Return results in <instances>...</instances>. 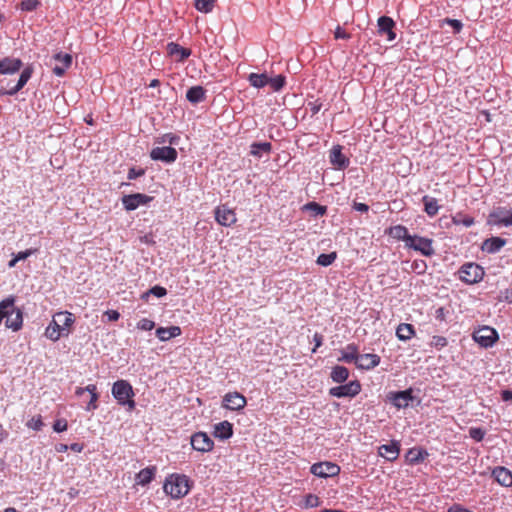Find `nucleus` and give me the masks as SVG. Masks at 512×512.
Wrapping results in <instances>:
<instances>
[{"instance_id":"obj_1","label":"nucleus","mask_w":512,"mask_h":512,"mask_svg":"<svg viewBox=\"0 0 512 512\" xmlns=\"http://www.w3.org/2000/svg\"><path fill=\"white\" fill-rule=\"evenodd\" d=\"M23 62L19 58L4 57L0 59V76L13 75L21 70ZM33 74L32 65H27L21 72L16 84L11 79L0 77V95L13 96L17 94L29 81Z\"/></svg>"},{"instance_id":"obj_2","label":"nucleus","mask_w":512,"mask_h":512,"mask_svg":"<svg viewBox=\"0 0 512 512\" xmlns=\"http://www.w3.org/2000/svg\"><path fill=\"white\" fill-rule=\"evenodd\" d=\"M189 478L182 474L169 475L163 485L164 492L173 499H180L190 491Z\"/></svg>"},{"instance_id":"obj_3","label":"nucleus","mask_w":512,"mask_h":512,"mask_svg":"<svg viewBox=\"0 0 512 512\" xmlns=\"http://www.w3.org/2000/svg\"><path fill=\"white\" fill-rule=\"evenodd\" d=\"M112 395L119 404L128 405L130 409L134 408V392L131 384L126 380H118L112 386Z\"/></svg>"},{"instance_id":"obj_4","label":"nucleus","mask_w":512,"mask_h":512,"mask_svg":"<svg viewBox=\"0 0 512 512\" xmlns=\"http://www.w3.org/2000/svg\"><path fill=\"white\" fill-rule=\"evenodd\" d=\"M458 274L461 281L467 284H475L483 279L485 273L480 265L470 262L462 265Z\"/></svg>"},{"instance_id":"obj_5","label":"nucleus","mask_w":512,"mask_h":512,"mask_svg":"<svg viewBox=\"0 0 512 512\" xmlns=\"http://www.w3.org/2000/svg\"><path fill=\"white\" fill-rule=\"evenodd\" d=\"M473 339L484 348L492 347L499 339L497 331L489 326H483L473 333Z\"/></svg>"},{"instance_id":"obj_6","label":"nucleus","mask_w":512,"mask_h":512,"mask_svg":"<svg viewBox=\"0 0 512 512\" xmlns=\"http://www.w3.org/2000/svg\"><path fill=\"white\" fill-rule=\"evenodd\" d=\"M488 224L496 226L512 225V209L507 207H496L488 215Z\"/></svg>"},{"instance_id":"obj_7","label":"nucleus","mask_w":512,"mask_h":512,"mask_svg":"<svg viewBox=\"0 0 512 512\" xmlns=\"http://www.w3.org/2000/svg\"><path fill=\"white\" fill-rule=\"evenodd\" d=\"M406 248L418 251L426 257H431L435 254V249L433 248V240L431 238L418 235H413L411 237V240L409 244H407Z\"/></svg>"},{"instance_id":"obj_8","label":"nucleus","mask_w":512,"mask_h":512,"mask_svg":"<svg viewBox=\"0 0 512 512\" xmlns=\"http://www.w3.org/2000/svg\"><path fill=\"white\" fill-rule=\"evenodd\" d=\"M412 389L390 393L388 398L397 408H406L419 403V400L412 395Z\"/></svg>"},{"instance_id":"obj_9","label":"nucleus","mask_w":512,"mask_h":512,"mask_svg":"<svg viewBox=\"0 0 512 512\" xmlns=\"http://www.w3.org/2000/svg\"><path fill=\"white\" fill-rule=\"evenodd\" d=\"M311 473L320 478L337 476L340 473L339 465L332 462H319L311 466Z\"/></svg>"},{"instance_id":"obj_10","label":"nucleus","mask_w":512,"mask_h":512,"mask_svg":"<svg viewBox=\"0 0 512 512\" xmlns=\"http://www.w3.org/2000/svg\"><path fill=\"white\" fill-rule=\"evenodd\" d=\"M215 220L221 226L230 227L237 221L234 209L229 208L226 204L220 205L215 208Z\"/></svg>"},{"instance_id":"obj_11","label":"nucleus","mask_w":512,"mask_h":512,"mask_svg":"<svg viewBox=\"0 0 512 512\" xmlns=\"http://www.w3.org/2000/svg\"><path fill=\"white\" fill-rule=\"evenodd\" d=\"M154 198L152 196L142 194V193H135V194H129L124 195L121 199L122 204L124 208L127 211H133L137 209L141 205H146L150 203Z\"/></svg>"},{"instance_id":"obj_12","label":"nucleus","mask_w":512,"mask_h":512,"mask_svg":"<svg viewBox=\"0 0 512 512\" xmlns=\"http://www.w3.org/2000/svg\"><path fill=\"white\" fill-rule=\"evenodd\" d=\"M178 152L175 148L170 146L155 147L150 152L151 159L155 161H162L165 163H173L176 161Z\"/></svg>"},{"instance_id":"obj_13","label":"nucleus","mask_w":512,"mask_h":512,"mask_svg":"<svg viewBox=\"0 0 512 512\" xmlns=\"http://www.w3.org/2000/svg\"><path fill=\"white\" fill-rule=\"evenodd\" d=\"M191 445L194 450L205 453L213 450L214 442L205 432H196L191 436Z\"/></svg>"},{"instance_id":"obj_14","label":"nucleus","mask_w":512,"mask_h":512,"mask_svg":"<svg viewBox=\"0 0 512 512\" xmlns=\"http://www.w3.org/2000/svg\"><path fill=\"white\" fill-rule=\"evenodd\" d=\"M361 390V385L358 381H351L344 385L333 387L330 389V394L334 397H353Z\"/></svg>"},{"instance_id":"obj_15","label":"nucleus","mask_w":512,"mask_h":512,"mask_svg":"<svg viewBox=\"0 0 512 512\" xmlns=\"http://www.w3.org/2000/svg\"><path fill=\"white\" fill-rule=\"evenodd\" d=\"M246 403V398L238 392H230L223 397V406L231 411H239Z\"/></svg>"},{"instance_id":"obj_16","label":"nucleus","mask_w":512,"mask_h":512,"mask_svg":"<svg viewBox=\"0 0 512 512\" xmlns=\"http://www.w3.org/2000/svg\"><path fill=\"white\" fill-rule=\"evenodd\" d=\"M329 159L333 167L339 170L347 168L350 163L349 159L342 153L341 145L333 146L330 150Z\"/></svg>"},{"instance_id":"obj_17","label":"nucleus","mask_w":512,"mask_h":512,"mask_svg":"<svg viewBox=\"0 0 512 512\" xmlns=\"http://www.w3.org/2000/svg\"><path fill=\"white\" fill-rule=\"evenodd\" d=\"M5 318V325L7 328L12 329L13 331H18L21 329L23 324L22 312L20 309L16 308L14 304L11 309L7 310V315H5Z\"/></svg>"},{"instance_id":"obj_18","label":"nucleus","mask_w":512,"mask_h":512,"mask_svg":"<svg viewBox=\"0 0 512 512\" xmlns=\"http://www.w3.org/2000/svg\"><path fill=\"white\" fill-rule=\"evenodd\" d=\"M378 33L380 35H387L388 41H393L396 38V33L394 32L395 22L391 17L381 16L378 18Z\"/></svg>"},{"instance_id":"obj_19","label":"nucleus","mask_w":512,"mask_h":512,"mask_svg":"<svg viewBox=\"0 0 512 512\" xmlns=\"http://www.w3.org/2000/svg\"><path fill=\"white\" fill-rule=\"evenodd\" d=\"M378 453L386 460L393 462L400 454V443L398 441H391L389 444L381 445L378 448Z\"/></svg>"},{"instance_id":"obj_20","label":"nucleus","mask_w":512,"mask_h":512,"mask_svg":"<svg viewBox=\"0 0 512 512\" xmlns=\"http://www.w3.org/2000/svg\"><path fill=\"white\" fill-rule=\"evenodd\" d=\"M380 356L373 353L359 354V358L356 364L358 369L371 370L380 364Z\"/></svg>"},{"instance_id":"obj_21","label":"nucleus","mask_w":512,"mask_h":512,"mask_svg":"<svg viewBox=\"0 0 512 512\" xmlns=\"http://www.w3.org/2000/svg\"><path fill=\"white\" fill-rule=\"evenodd\" d=\"M54 59L58 61L60 64H57L53 67V73L56 76L61 77L65 74V71L71 66L72 56L70 54H63L60 52L54 55Z\"/></svg>"},{"instance_id":"obj_22","label":"nucleus","mask_w":512,"mask_h":512,"mask_svg":"<svg viewBox=\"0 0 512 512\" xmlns=\"http://www.w3.org/2000/svg\"><path fill=\"white\" fill-rule=\"evenodd\" d=\"M70 333L69 330H67L65 333L61 329V324L58 322L56 317L53 316L52 321L50 324L46 327L44 335L52 340L57 341L61 336H68Z\"/></svg>"},{"instance_id":"obj_23","label":"nucleus","mask_w":512,"mask_h":512,"mask_svg":"<svg viewBox=\"0 0 512 512\" xmlns=\"http://www.w3.org/2000/svg\"><path fill=\"white\" fill-rule=\"evenodd\" d=\"M167 52L170 56L175 57V60L178 62H183L191 55L190 49L184 48L174 42L167 44Z\"/></svg>"},{"instance_id":"obj_24","label":"nucleus","mask_w":512,"mask_h":512,"mask_svg":"<svg viewBox=\"0 0 512 512\" xmlns=\"http://www.w3.org/2000/svg\"><path fill=\"white\" fill-rule=\"evenodd\" d=\"M428 452L420 447L410 448L405 454L406 462L411 465H416L423 462L428 457Z\"/></svg>"},{"instance_id":"obj_25","label":"nucleus","mask_w":512,"mask_h":512,"mask_svg":"<svg viewBox=\"0 0 512 512\" xmlns=\"http://www.w3.org/2000/svg\"><path fill=\"white\" fill-rule=\"evenodd\" d=\"M492 476L502 486H512V473L509 469L499 466L493 469Z\"/></svg>"},{"instance_id":"obj_26","label":"nucleus","mask_w":512,"mask_h":512,"mask_svg":"<svg viewBox=\"0 0 512 512\" xmlns=\"http://www.w3.org/2000/svg\"><path fill=\"white\" fill-rule=\"evenodd\" d=\"M386 233L396 240L404 241L405 247H407V244H409L412 237V235L409 234L408 229L403 225L392 226L386 231Z\"/></svg>"},{"instance_id":"obj_27","label":"nucleus","mask_w":512,"mask_h":512,"mask_svg":"<svg viewBox=\"0 0 512 512\" xmlns=\"http://www.w3.org/2000/svg\"><path fill=\"white\" fill-rule=\"evenodd\" d=\"M358 358V347L356 344L351 343L341 350V357L338 360L346 363H354L356 365Z\"/></svg>"},{"instance_id":"obj_28","label":"nucleus","mask_w":512,"mask_h":512,"mask_svg":"<svg viewBox=\"0 0 512 512\" xmlns=\"http://www.w3.org/2000/svg\"><path fill=\"white\" fill-rule=\"evenodd\" d=\"M505 244V239L501 237H491L483 242L481 249L487 253L492 254L500 251V249L504 247Z\"/></svg>"},{"instance_id":"obj_29","label":"nucleus","mask_w":512,"mask_h":512,"mask_svg":"<svg viewBox=\"0 0 512 512\" xmlns=\"http://www.w3.org/2000/svg\"><path fill=\"white\" fill-rule=\"evenodd\" d=\"M233 434L232 424L228 421H222L214 426V437L224 440L228 439Z\"/></svg>"},{"instance_id":"obj_30","label":"nucleus","mask_w":512,"mask_h":512,"mask_svg":"<svg viewBox=\"0 0 512 512\" xmlns=\"http://www.w3.org/2000/svg\"><path fill=\"white\" fill-rule=\"evenodd\" d=\"M156 471L157 469L155 466H150L142 469L136 475V483L141 486L149 484L154 479Z\"/></svg>"},{"instance_id":"obj_31","label":"nucleus","mask_w":512,"mask_h":512,"mask_svg":"<svg viewBox=\"0 0 512 512\" xmlns=\"http://www.w3.org/2000/svg\"><path fill=\"white\" fill-rule=\"evenodd\" d=\"M86 392L89 394V397H90L89 402L87 404V409L95 408L96 407V402L98 400V394H97L96 386L93 385V384H90V385H88L85 388H78L77 391H76V394L78 396H82Z\"/></svg>"},{"instance_id":"obj_32","label":"nucleus","mask_w":512,"mask_h":512,"mask_svg":"<svg viewBox=\"0 0 512 512\" xmlns=\"http://www.w3.org/2000/svg\"><path fill=\"white\" fill-rule=\"evenodd\" d=\"M186 99L193 104L202 102L205 99V89L202 86L189 88L186 92Z\"/></svg>"},{"instance_id":"obj_33","label":"nucleus","mask_w":512,"mask_h":512,"mask_svg":"<svg viewBox=\"0 0 512 512\" xmlns=\"http://www.w3.org/2000/svg\"><path fill=\"white\" fill-rule=\"evenodd\" d=\"M181 334V329L178 326H171L168 328L159 327L156 330V335L161 341H167L171 338L177 337Z\"/></svg>"},{"instance_id":"obj_34","label":"nucleus","mask_w":512,"mask_h":512,"mask_svg":"<svg viewBox=\"0 0 512 512\" xmlns=\"http://www.w3.org/2000/svg\"><path fill=\"white\" fill-rule=\"evenodd\" d=\"M58 322L61 324V329L65 333L67 330L70 331V327L74 324V315L68 311L58 312L54 315Z\"/></svg>"},{"instance_id":"obj_35","label":"nucleus","mask_w":512,"mask_h":512,"mask_svg":"<svg viewBox=\"0 0 512 512\" xmlns=\"http://www.w3.org/2000/svg\"><path fill=\"white\" fill-rule=\"evenodd\" d=\"M271 150L270 142H254L250 145V154L257 158H261L263 153L269 154Z\"/></svg>"},{"instance_id":"obj_36","label":"nucleus","mask_w":512,"mask_h":512,"mask_svg":"<svg viewBox=\"0 0 512 512\" xmlns=\"http://www.w3.org/2000/svg\"><path fill=\"white\" fill-rule=\"evenodd\" d=\"M422 202L424 204V211L428 216L433 217L438 214L440 206L438 205L437 199L425 195L422 198Z\"/></svg>"},{"instance_id":"obj_37","label":"nucleus","mask_w":512,"mask_h":512,"mask_svg":"<svg viewBox=\"0 0 512 512\" xmlns=\"http://www.w3.org/2000/svg\"><path fill=\"white\" fill-rule=\"evenodd\" d=\"M415 334L412 324L401 323L396 329V336L399 340L406 341L411 339Z\"/></svg>"},{"instance_id":"obj_38","label":"nucleus","mask_w":512,"mask_h":512,"mask_svg":"<svg viewBox=\"0 0 512 512\" xmlns=\"http://www.w3.org/2000/svg\"><path fill=\"white\" fill-rule=\"evenodd\" d=\"M248 81L251 86L259 89V88H263L266 85H268L269 77L265 73H262V74L251 73L248 76Z\"/></svg>"},{"instance_id":"obj_39","label":"nucleus","mask_w":512,"mask_h":512,"mask_svg":"<svg viewBox=\"0 0 512 512\" xmlns=\"http://www.w3.org/2000/svg\"><path fill=\"white\" fill-rule=\"evenodd\" d=\"M349 377V370L344 366H335L331 371V378L334 382L342 383Z\"/></svg>"},{"instance_id":"obj_40","label":"nucleus","mask_w":512,"mask_h":512,"mask_svg":"<svg viewBox=\"0 0 512 512\" xmlns=\"http://www.w3.org/2000/svg\"><path fill=\"white\" fill-rule=\"evenodd\" d=\"M195 8L202 13H209L214 8L215 0H193Z\"/></svg>"},{"instance_id":"obj_41","label":"nucleus","mask_w":512,"mask_h":512,"mask_svg":"<svg viewBox=\"0 0 512 512\" xmlns=\"http://www.w3.org/2000/svg\"><path fill=\"white\" fill-rule=\"evenodd\" d=\"M336 257V252H331L329 254L322 253L317 257L316 263L318 265L327 267L335 261Z\"/></svg>"},{"instance_id":"obj_42","label":"nucleus","mask_w":512,"mask_h":512,"mask_svg":"<svg viewBox=\"0 0 512 512\" xmlns=\"http://www.w3.org/2000/svg\"><path fill=\"white\" fill-rule=\"evenodd\" d=\"M150 294L160 298V297H163V296H165L167 294V290H166V288H164L162 286L156 285V286L152 287L150 290H148L147 292H145L141 296V298L143 300H147V298L149 297Z\"/></svg>"},{"instance_id":"obj_43","label":"nucleus","mask_w":512,"mask_h":512,"mask_svg":"<svg viewBox=\"0 0 512 512\" xmlns=\"http://www.w3.org/2000/svg\"><path fill=\"white\" fill-rule=\"evenodd\" d=\"M304 209L305 210H309V211H312L314 213V215H324L326 213V207L325 206H322V205H319L318 203L316 202H309L307 203L305 206H304Z\"/></svg>"},{"instance_id":"obj_44","label":"nucleus","mask_w":512,"mask_h":512,"mask_svg":"<svg viewBox=\"0 0 512 512\" xmlns=\"http://www.w3.org/2000/svg\"><path fill=\"white\" fill-rule=\"evenodd\" d=\"M268 85H270L274 91H279L285 85V77L283 75H278L274 78H269Z\"/></svg>"},{"instance_id":"obj_45","label":"nucleus","mask_w":512,"mask_h":512,"mask_svg":"<svg viewBox=\"0 0 512 512\" xmlns=\"http://www.w3.org/2000/svg\"><path fill=\"white\" fill-rule=\"evenodd\" d=\"M427 263L424 260L416 259L413 261L411 265V269L413 272H415L418 275H422L427 270Z\"/></svg>"},{"instance_id":"obj_46","label":"nucleus","mask_w":512,"mask_h":512,"mask_svg":"<svg viewBox=\"0 0 512 512\" xmlns=\"http://www.w3.org/2000/svg\"><path fill=\"white\" fill-rule=\"evenodd\" d=\"M453 222L455 224H462L465 227H470L474 224V218L467 215L457 214V216L453 218Z\"/></svg>"},{"instance_id":"obj_47","label":"nucleus","mask_w":512,"mask_h":512,"mask_svg":"<svg viewBox=\"0 0 512 512\" xmlns=\"http://www.w3.org/2000/svg\"><path fill=\"white\" fill-rule=\"evenodd\" d=\"M321 501L317 495L308 494L305 496V507L306 508H314L320 506Z\"/></svg>"},{"instance_id":"obj_48","label":"nucleus","mask_w":512,"mask_h":512,"mask_svg":"<svg viewBox=\"0 0 512 512\" xmlns=\"http://www.w3.org/2000/svg\"><path fill=\"white\" fill-rule=\"evenodd\" d=\"M485 433H486L485 430H483L482 428L473 427V428H470V430H469L470 437L477 442H480L483 440Z\"/></svg>"},{"instance_id":"obj_49","label":"nucleus","mask_w":512,"mask_h":512,"mask_svg":"<svg viewBox=\"0 0 512 512\" xmlns=\"http://www.w3.org/2000/svg\"><path fill=\"white\" fill-rule=\"evenodd\" d=\"M155 327V323L152 320H149L147 318L141 319L137 323V328L144 331H150Z\"/></svg>"},{"instance_id":"obj_50","label":"nucleus","mask_w":512,"mask_h":512,"mask_svg":"<svg viewBox=\"0 0 512 512\" xmlns=\"http://www.w3.org/2000/svg\"><path fill=\"white\" fill-rule=\"evenodd\" d=\"M40 2L38 0H24L21 2V9L24 11H34Z\"/></svg>"},{"instance_id":"obj_51","label":"nucleus","mask_w":512,"mask_h":512,"mask_svg":"<svg viewBox=\"0 0 512 512\" xmlns=\"http://www.w3.org/2000/svg\"><path fill=\"white\" fill-rule=\"evenodd\" d=\"M443 23L450 25L453 28L454 33H459L463 28L462 22L457 19L445 18Z\"/></svg>"},{"instance_id":"obj_52","label":"nucleus","mask_w":512,"mask_h":512,"mask_svg":"<svg viewBox=\"0 0 512 512\" xmlns=\"http://www.w3.org/2000/svg\"><path fill=\"white\" fill-rule=\"evenodd\" d=\"M67 426H68V425H67L66 418H58V419L55 421L54 425H53V430H54L55 432L60 433V432H63V431H65V430H67Z\"/></svg>"},{"instance_id":"obj_53","label":"nucleus","mask_w":512,"mask_h":512,"mask_svg":"<svg viewBox=\"0 0 512 512\" xmlns=\"http://www.w3.org/2000/svg\"><path fill=\"white\" fill-rule=\"evenodd\" d=\"M447 314L448 311L444 307H439L436 309L434 316L435 319L441 323L446 321Z\"/></svg>"},{"instance_id":"obj_54","label":"nucleus","mask_w":512,"mask_h":512,"mask_svg":"<svg viewBox=\"0 0 512 512\" xmlns=\"http://www.w3.org/2000/svg\"><path fill=\"white\" fill-rule=\"evenodd\" d=\"M26 425L34 430H40L44 424L41 418H31Z\"/></svg>"},{"instance_id":"obj_55","label":"nucleus","mask_w":512,"mask_h":512,"mask_svg":"<svg viewBox=\"0 0 512 512\" xmlns=\"http://www.w3.org/2000/svg\"><path fill=\"white\" fill-rule=\"evenodd\" d=\"M447 343V339L443 336H434L432 339V344L437 348L445 347Z\"/></svg>"},{"instance_id":"obj_56","label":"nucleus","mask_w":512,"mask_h":512,"mask_svg":"<svg viewBox=\"0 0 512 512\" xmlns=\"http://www.w3.org/2000/svg\"><path fill=\"white\" fill-rule=\"evenodd\" d=\"M335 39H350V34L344 31L340 26H338L334 32Z\"/></svg>"},{"instance_id":"obj_57","label":"nucleus","mask_w":512,"mask_h":512,"mask_svg":"<svg viewBox=\"0 0 512 512\" xmlns=\"http://www.w3.org/2000/svg\"><path fill=\"white\" fill-rule=\"evenodd\" d=\"M36 251H37L36 249H27L25 251L18 252L15 256L18 259V261L25 260L28 257H30L32 254L36 253Z\"/></svg>"},{"instance_id":"obj_58","label":"nucleus","mask_w":512,"mask_h":512,"mask_svg":"<svg viewBox=\"0 0 512 512\" xmlns=\"http://www.w3.org/2000/svg\"><path fill=\"white\" fill-rule=\"evenodd\" d=\"M104 315L109 321H117L120 318V313L116 310H107Z\"/></svg>"},{"instance_id":"obj_59","label":"nucleus","mask_w":512,"mask_h":512,"mask_svg":"<svg viewBox=\"0 0 512 512\" xmlns=\"http://www.w3.org/2000/svg\"><path fill=\"white\" fill-rule=\"evenodd\" d=\"M144 174V170H136L135 168H131L128 171V179L133 180L137 177H140Z\"/></svg>"},{"instance_id":"obj_60","label":"nucleus","mask_w":512,"mask_h":512,"mask_svg":"<svg viewBox=\"0 0 512 512\" xmlns=\"http://www.w3.org/2000/svg\"><path fill=\"white\" fill-rule=\"evenodd\" d=\"M353 208L359 212H367L369 210V206L367 204L360 202H354Z\"/></svg>"},{"instance_id":"obj_61","label":"nucleus","mask_w":512,"mask_h":512,"mask_svg":"<svg viewBox=\"0 0 512 512\" xmlns=\"http://www.w3.org/2000/svg\"><path fill=\"white\" fill-rule=\"evenodd\" d=\"M69 448L74 452L80 453L83 451L84 445L80 443H73L69 446Z\"/></svg>"},{"instance_id":"obj_62","label":"nucleus","mask_w":512,"mask_h":512,"mask_svg":"<svg viewBox=\"0 0 512 512\" xmlns=\"http://www.w3.org/2000/svg\"><path fill=\"white\" fill-rule=\"evenodd\" d=\"M68 449H69V446H68V445H66V444H62V443L57 444V445L55 446V450H56V452H58V453L66 452Z\"/></svg>"},{"instance_id":"obj_63","label":"nucleus","mask_w":512,"mask_h":512,"mask_svg":"<svg viewBox=\"0 0 512 512\" xmlns=\"http://www.w3.org/2000/svg\"><path fill=\"white\" fill-rule=\"evenodd\" d=\"M501 395H502V399L504 401L512 400V391H510V390L502 391Z\"/></svg>"},{"instance_id":"obj_64","label":"nucleus","mask_w":512,"mask_h":512,"mask_svg":"<svg viewBox=\"0 0 512 512\" xmlns=\"http://www.w3.org/2000/svg\"><path fill=\"white\" fill-rule=\"evenodd\" d=\"M504 299L507 302L512 303V287L504 292Z\"/></svg>"}]
</instances>
